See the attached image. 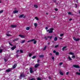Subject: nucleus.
Listing matches in <instances>:
<instances>
[{
	"label": "nucleus",
	"instance_id": "nucleus-17",
	"mask_svg": "<svg viewBox=\"0 0 80 80\" xmlns=\"http://www.w3.org/2000/svg\"><path fill=\"white\" fill-rule=\"evenodd\" d=\"M17 64H15L13 66V68H16V67H17Z\"/></svg>",
	"mask_w": 80,
	"mask_h": 80
},
{
	"label": "nucleus",
	"instance_id": "nucleus-16",
	"mask_svg": "<svg viewBox=\"0 0 80 80\" xmlns=\"http://www.w3.org/2000/svg\"><path fill=\"white\" fill-rule=\"evenodd\" d=\"M30 27H27L26 28V30H30Z\"/></svg>",
	"mask_w": 80,
	"mask_h": 80
},
{
	"label": "nucleus",
	"instance_id": "nucleus-63",
	"mask_svg": "<svg viewBox=\"0 0 80 80\" xmlns=\"http://www.w3.org/2000/svg\"><path fill=\"white\" fill-rule=\"evenodd\" d=\"M79 13H80V11L79 12Z\"/></svg>",
	"mask_w": 80,
	"mask_h": 80
},
{
	"label": "nucleus",
	"instance_id": "nucleus-23",
	"mask_svg": "<svg viewBox=\"0 0 80 80\" xmlns=\"http://www.w3.org/2000/svg\"><path fill=\"white\" fill-rule=\"evenodd\" d=\"M34 7H35V8H38V6L37 5H34Z\"/></svg>",
	"mask_w": 80,
	"mask_h": 80
},
{
	"label": "nucleus",
	"instance_id": "nucleus-48",
	"mask_svg": "<svg viewBox=\"0 0 80 80\" xmlns=\"http://www.w3.org/2000/svg\"><path fill=\"white\" fill-rule=\"evenodd\" d=\"M4 60L5 62H7V60L5 58H4Z\"/></svg>",
	"mask_w": 80,
	"mask_h": 80
},
{
	"label": "nucleus",
	"instance_id": "nucleus-28",
	"mask_svg": "<svg viewBox=\"0 0 80 80\" xmlns=\"http://www.w3.org/2000/svg\"><path fill=\"white\" fill-rule=\"evenodd\" d=\"M25 42V40H22V41L21 42V43H24Z\"/></svg>",
	"mask_w": 80,
	"mask_h": 80
},
{
	"label": "nucleus",
	"instance_id": "nucleus-51",
	"mask_svg": "<svg viewBox=\"0 0 80 80\" xmlns=\"http://www.w3.org/2000/svg\"><path fill=\"white\" fill-rule=\"evenodd\" d=\"M45 29H46V30H47L48 29V27H46Z\"/></svg>",
	"mask_w": 80,
	"mask_h": 80
},
{
	"label": "nucleus",
	"instance_id": "nucleus-25",
	"mask_svg": "<svg viewBox=\"0 0 80 80\" xmlns=\"http://www.w3.org/2000/svg\"><path fill=\"white\" fill-rule=\"evenodd\" d=\"M43 57H44V56L43 55H41L39 56V57H40V58H43Z\"/></svg>",
	"mask_w": 80,
	"mask_h": 80
},
{
	"label": "nucleus",
	"instance_id": "nucleus-41",
	"mask_svg": "<svg viewBox=\"0 0 80 80\" xmlns=\"http://www.w3.org/2000/svg\"><path fill=\"white\" fill-rule=\"evenodd\" d=\"M36 58V56H34L32 57V59H34V58Z\"/></svg>",
	"mask_w": 80,
	"mask_h": 80
},
{
	"label": "nucleus",
	"instance_id": "nucleus-14",
	"mask_svg": "<svg viewBox=\"0 0 80 80\" xmlns=\"http://www.w3.org/2000/svg\"><path fill=\"white\" fill-rule=\"evenodd\" d=\"M18 38H16V39H14L13 40V42H15V41H17V40H18Z\"/></svg>",
	"mask_w": 80,
	"mask_h": 80
},
{
	"label": "nucleus",
	"instance_id": "nucleus-38",
	"mask_svg": "<svg viewBox=\"0 0 80 80\" xmlns=\"http://www.w3.org/2000/svg\"><path fill=\"white\" fill-rule=\"evenodd\" d=\"M6 35H7V36H8V37H9V36H11V35H10V34H6Z\"/></svg>",
	"mask_w": 80,
	"mask_h": 80
},
{
	"label": "nucleus",
	"instance_id": "nucleus-56",
	"mask_svg": "<svg viewBox=\"0 0 80 80\" xmlns=\"http://www.w3.org/2000/svg\"><path fill=\"white\" fill-rule=\"evenodd\" d=\"M49 55H50L52 56V53H50Z\"/></svg>",
	"mask_w": 80,
	"mask_h": 80
},
{
	"label": "nucleus",
	"instance_id": "nucleus-42",
	"mask_svg": "<svg viewBox=\"0 0 80 80\" xmlns=\"http://www.w3.org/2000/svg\"><path fill=\"white\" fill-rule=\"evenodd\" d=\"M3 12V10L0 11V13H2Z\"/></svg>",
	"mask_w": 80,
	"mask_h": 80
},
{
	"label": "nucleus",
	"instance_id": "nucleus-20",
	"mask_svg": "<svg viewBox=\"0 0 80 80\" xmlns=\"http://www.w3.org/2000/svg\"><path fill=\"white\" fill-rule=\"evenodd\" d=\"M38 66H39V64H36V65H35L34 67H35V68H37L38 67Z\"/></svg>",
	"mask_w": 80,
	"mask_h": 80
},
{
	"label": "nucleus",
	"instance_id": "nucleus-31",
	"mask_svg": "<svg viewBox=\"0 0 80 80\" xmlns=\"http://www.w3.org/2000/svg\"><path fill=\"white\" fill-rule=\"evenodd\" d=\"M64 34H60V37H63Z\"/></svg>",
	"mask_w": 80,
	"mask_h": 80
},
{
	"label": "nucleus",
	"instance_id": "nucleus-1",
	"mask_svg": "<svg viewBox=\"0 0 80 80\" xmlns=\"http://www.w3.org/2000/svg\"><path fill=\"white\" fill-rule=\"evenodd\" d=\"M54 29L53 28H50L49 29H48L46 30V32H48L49 33H53V30Z\"/></svg>",
	"mask_w": 80,
	"mask_h": 80
},
{
	"label": "nucleus",
	"instance_id": "nucleus-21",
	"mask_svg": "<svg viewBox=\"0 0 80 80\" xmlns=\"http://www.w3.org/2000/svg\"><path fill=\"white\" fill-rule=\"evenodd\" d=\"M57 37H55L54 38V41H57Z\"/></svg>",
	"mask_w": 80,
	"mask_h": 80
},
{
	"label": "nucleus",
	"instance_id": "nucleus-3",
	"mask_svg": "<svg viewBox=\"0 0 80 80\" xmlns=\"http://www.w3.org/2000/svg\"><path fill=\"white\" fill-rule=\"evenodd\" d=\"M19 37H20L21 38H25V36L23 35H19Z\"/></svg>",
	"mask_w": 80,
	"mask_h": 80
},
{
	"label": "nucleus",
	"instance_id": "nucleus-58",
	"mask_svg": "<svg viewBox=\"0 0 80 80\" xmlns=\"http://www.w3.org/2000/svg\"><path fill=\"white\" fill-rule=\"evenodd\" d=\"M72 20V19H69V21H70Z\"/></svg>",
	"mask_w": 80,
	"mask_h": 80
},
{
	"label": "nucleus",
	"instance_id": "nucleus-19",
	"mask_svg": "<svg viewBox=\"0 0 80 80\" xmlns=\"http://www.w3.org/2000/svg\"><path fill=\"white\" fill-rule=\"evenodd\" d=\"M34 26H35V28H37V23H35L34 24Z\"/></svg>",
	"mask_w": 80,
	"mask_h": 80
},
{
	"label": "nucleus",
	"instance_id": "nucleus-44",
	"mask_svg": "<svg viewBox=\"0 0 80 80\" xmlns=\"http://www.w3.org/2000/svg\"><path fill=\"white\" fill-rule=\"evenodd\" d=\"M30 80H35V79L34 78H32V79H30Z\"/></svg>",
	"mask_w": 80,
	"mask_h": 80
},
{
	"label": "nucleus",
	"instance_id": "nucleus-33",
	"mask_svg": "<svg viewBox=\"0 0 80 80\" xmlns=\"http://www.w3.org/2000/svg\"><path fill=\"white\" fill-rule=\"evenodd\" d=\"M48 36L47 37H45V40H47V39H48Z\"/></svg>",
	"mask_w": 80,
	"mask_h": 80
},
{
	"label": "nucleus",
	"instance_id": "nucleus-30",
	"mask_svg": "<svg viewBox=\"0 0 80 80\" xmlns=\"http://www.w3.org/2000/svg\"><path fill=\"white\" fill-rule=\"evenodd\" d=\"M62 64H63V62H60L59 63V65H60V66H61V65H62Z\"/></svg>",
	"mask_w": 80,
	"mask_h": 80
},
{
	"label": "nucleus",
	"instance_id": "nucleus-37",
	"mask_svg": "<svg viewBox=\"0 0 80 80\" xmlns=\"http://www.w3.org/2000/svg\"><path fill=\"white\" fill-rule=\"evenodd\" d=\"M48 38H49V39H51L52 38V36L50 37L48 36Z\"/></svg>",
	"mask_w": 80,
	"mask_h": 80
},
{
	"label": "nucleus",
	"instance_id": "nucleus-5",
	"mask_svg": "<svg viewBox=\"0 0 80 80\" xmlns=\"http://www.w3.org/2000/svg\"><path fill=\"white\" fill-rule=\"evenodd\" d=\"M23 17V18H25V16H24V15L23 14H22L21 15H20L19 16V18H22Z\"/></svg>",
	"mask_w": 80,
	"mask_h": 80
},
{
	"label": "nucleus",
	"instance_id": "nucleus-59",
	"mask_svg": "<svg viewBox=\"0 0 80 80\" xmlns=\"http://www.w3.org/2000/svg\"><path fill=\"white\" fill-rule=\"evenodd\" d=\"M49 79H51V78H50V77H49Z\"/></svg>",
	"mask_w": 80,
	"mask_h": 80
},
{
	"label": "nucleus",
	"instance_id": "nucleus-2",
	"mask_svg": "<svg viewBox=\"0 0 80 80\" xmlns=\"http://www.w3.org/2000/svg\"><path fill=\"white\" fill-rule=\"evenodd\" d=\"M73 39L75 41H76V42H78V41H79V40H80V39L78 38H76L75 37H73Z\"/></svg>",
	"mask_w": 80,
	"mask_h": 80
},
{
	"label": "nucleus",
	"instance_id": "nucleus-11",
	"mask_svg": "<svg viewBox=\"0 0 80 80\" xmlns=\"http://www.w3.org/2000/svg\"><path fill=\"white\" fill-rule=\"evenodd\" d=\"M34 41V39H32L31 40L28 41L27 42L28 43V42H33Z\"/></svg>",
	"mask_w": 80,
	"mask_h": 80
},
{
	"label": "nucleus",
	"instance_id": "nucleus-60",
	"mask_svg": "<svg viewBox=\"0 0 80 80\" xmlns=\"http://www.w3.org/2000/svg\"><path fill=\"white\" fill-rule=\"evenodd\" d=\"M46 15H48V13H46Z\"/></svg>",
	"mask_w": 80,
	"mask_h": 80
},
{
	"label": "nucleus",
	"instance_id": "nucleus-6",
	"mask_svg": "<svg viewBox=\"0 0 80 80\" xmlns=\"http://www.w3.org/2000/svg\"><path fill=\"white\" fill-rule=\"evenodd\" d=\"M66 48H67V46H65L63 47L62 49V51H64V50H66L67 49Z\"/></svg>",
	"mask_w": 80,
	"mask_h": 80
},
{
	"label": "nucleus",
	"instance_id": "nucleus-39",
	"mask_svg": "<svg viewBox=\"0 0 80 80\" xmlns=\"http://www.w3.org/2000/svg\"><path fill=\"white\" fill-rule=\"evenodd\" d=\"M69 60H72V58L70 57H68V58Z\"/></svg>",
	"mask_w": 80,
	"mask_h": 80
},
{
	"label": "nucleus",
	"instance_id": "nucleus-35",
	"mask_svg": "<svg viewBox=\"0 0 80 80\" xmlns=\"http://www.w3.org/2000/svg\"><path fill=\"white\" fill-rule=\"evenodd\" d=\"M73 56L72 57V58H75V56L72 55Z\"/></svg>",
	"mask_w": 80,
	"mask_h": 80
},
{
	"label": "nucleus",
	"instance_id": "nucleus-18",
	"mask_svg": "<svg viewBox=\"0 0 80 80\" xmlns=\"http://www.w3.org/2000/svg\"><path fill=\"white\" fill-rule=\"evenodd\" d=\"M69 55H74V53L72 52H69Z\"/></svg>",
	"mask_w": 80,
	"mask_h": 80
},
{
	"label": "nucleus",
	"instance_id": "nucleus-50",
	"mask_svg": "<svg viewBox=\"0 0 80 80\" xmlns=\"http://www.w3.org/2000/svg\"><path fill=\"white\" fill-rule=\"evenodd\" d=\"M75 5L76 6V8H77V4H75Z\"/></svg>",
	"mask_w": 80,
	"mask_h": 80
},
{
	"label": "nucleus",
	"instance_id": "nucleus-27",
	"mask_svg": "<svg viewBox=\"0 0 80 80\" xmlns=\"http://www.w3.org/2000/svg\"><path fill=\"white\" fill-rule=\"evenodd\" d=\"M35 19H36V20H39V19H38V18H37V17H35Z\"/></svg>",
	"mask_w": 80,
	"mask_h": 80
},
{
	"label": "nucleus",
	"instance_id": "nucleus-10",
	"mask_svg": "<svg viewBox=\"0 0 80 80\" xmlns=\"http://www.w3.org/2000/svg\"><path fill=\"white\" fill-rule=\"evenodd\" d=\"M11 27L12 28H16L17 27V25H11Z\"/></svg>",
	"mask_w": 80,
	"mask_h": 80
},
{
	"label": "nucleus",
	"instance_id": "nucleus-53",
	"mask_svg": "<svg viewBox=\"0 0 80 80\" xmlns=\"http://www.w3.org/2000/svg\"><path fill=\"white\" fill-rule=\"evenodd\" d=\"M52 60H54V57H52Z\"/></svg>",
	"mask_w": 80,
	"mask_h": 80
},
{
	"label": "nucleus",
	"instance_id": "nucleus-26",
	"mask_svg": "<svg viewBox=\"0 0 80 80\" xmlns=\"http://www.w3.org/2000/svg\"><path fill=\"white\" fill-rule=\"evenodd\" d=\"M32 53H29V57H31V56H32Z\"/></svg>",
	"mask_w": 80,
	"mask_h": 80
},
{
	"label": "nucleus",
	"instance_id": "nucleus-8",
	"mask_svg": "<svg viewBox=\"0 0 80 80\" xmlns=\"http://www.w3.org/2000/svg\"><path fill=\"white\" fill-rule=\"evenodd\" d=\"M30 73H33V70H32V68H30Z\"/></svg>",
	"mask_w": 80,
	"mask_h": 80
},
{
	"label": "nucleus",
	"instance_id": "nucleus-64",
	"mask_svg": "<svg viewBox=\"0 0 80 80\" xmlns=\"http://www.w3.org/2000/svg\"><path fill=\"white\" fill-rule=\"evenodd\" d=\"M79 72H80V70H79Z\"/></svg>",
	"mask_w": 80,
	"mask_h": 80
},
{
	"label": "nucleus",
	"instance_id": "nucleus-45",
	"mask_svg": "<svg viewBox=\"0 0 80 80\" xmlns=\"http://www.w3.org/2000/svg\"><path fill=\"white\" fill-rule=\"evenodd\" d=\"M58 47V45H57L56 46H55V48H57V47Z\"/></svg>",
	"mask_w": 80,
	"mask_h": 80
},
{
	"label": "nucleus",
	"instance_id": "nucleus-62",
	"mask_svg": "<svg viewBox=\"0 0 80 80\" xmlns=\"http://www.w3.org/2000/svg\"><path fill=\"white\" fill-rule=\"evenodd\" d=\"M50 44V43H48V45H49V44Z\"/></svg>",
	"mask_w": 80,
	"mask_h": 80
},
{
	"label": "nucleus",
	"instance_id": "nucleus-29",
	"mask_svg": "<svg viewBox=\"0 0 80 80\" xmlns=\"http://www.w3.org/2000/svg\"><path fill=\"white\" fill-rule=\"evenodd\" d=\"M17 53H20L19 50H17Z\"/></svg>",
	"mask_w": 80,
	"mask_h": 80
},
{
	"label": "nucleus",
	"instance_id": "nucleus-43",
	"mask_svg": "<svg viewBox=\"0 0 80 80\" xmlns=\"http://www.w3.org/2000/svg\"><path fill=\"white\" fill-rule=\"evenodd\" d=\"M37 80H41V78H37Z\"/></svg>",
	"mask_w": 80,
	"mask_h": 80
},
{
	"label": "nucleus",
	"instance_id": "nucleus-52",
	"mask_svg": "<svg viewBox=\"0 0 80 80\" xmlns=\"http://www.w3.org/2000/svg\"><path fill=\"white\" fill-rule=\"evenodd\" d=\"M55 11H57V10H58V9H57V8H55Z\"/></svg>",
	"mask_w": 80,
	"mask_h": 80
},
{
	"label": "nucleus",
	"instance_id": "nucleus-22",
	"mask_svg": "<svg viewBox=\"0 0 80 80\" xmlns=\"http://www.w3.org/2000/svg\"><path fill=\"white\" fill-rule=\"evenodd\" d=\"M33 42H34L33 43L34 44H36V43H37V41H36L34 39V40Z\"/></svg>",
	"mask_w": 80,
	"mask_h": 80
},
{
	"label": "nucleus",
	"instance_id": "nucleus-36",
	"mask_svg": "<svg viewBox=\"0 0 80 80\" xmlns=\"http://www.w3.org/2000/svg\"><path fill=\"white\" fill-rule=\"evenodd\" d=\"M59 54V53H58V52H56V55H58Z\"/></svg>",
	"mask_w": 80,
	"mask_h": 80
},
{
	"label": "nucleus",
	"instance_id": "nucleus-24",
	"mask_svg": "<svg viewBox=\"0 0 80 80\" xmlns=\"http://www.w3.org/2000/svg\"><path fill=\"white\" fill-rule=\"evenodd\" d=\"M46 48H47V46H45L43 49V50H46Z\"/></svg>",
	"mask_w": 80,
	"mask_h": 80
},
{
	"label": "nucleus",
	"instance_id": "nucleus-12",
	"mask_svg": "<svg viewBox=\"0 0 80 80\" xmlns=\"http://www.w3.org/2000/svg\"><path fill=\"white\" fill-rule=\"evenodd\" d=\"M18 12V10H15L13 12V13H17Z\"/></svg>",
	"mask_w": 80,
	"mask_h": 80
},
{
	"label": "nucleus",
	"instance_id": "nucleus-57",
	"mask_svg": "<svg viewBox=\"0 0 80 80\" xmlns=\"http://www.w3.org/2000/svg\"><path fill=\"white\" fill-rule=\"evenodd\" d=\"M59 39H60V40H62V38H59Z\"/></svg>",
	"mask_w": 80,
	"mask_h": 80
},
{
	"label": "nucleus",
	"instance_id": "nucleus-7",
	"mask_svg": "<svg viewBox=\"0 0 80 80\" xmlns=\"http://www.w3.org/2000/svg\"><path fill=\"white\" fill-rule=\"evenodd\" d=\"M20 77H25V75H24V74L23 73H21L20 74Z\"/></svg>",
	"mask_w": 80,
	"mask_h": 80
},
{
	"label": "nucleus",
	"instance_id": "nucleus-9",
	"mask_svg": "<svg viewBox=\"0 0 80 80\" xmlns=\"http://www.w3.org/2000/svg\"><path fill=\"white\" fill-rule=\"evenodd\" d=\"M59 74L61 75H63V73L61 71V70L59 71Z\"/></svg>",
	"mask_w": 80,
	"mask_h": 80
},
{
	"label": "nucleus",
	"instance_id": "nucleus-4",
	"mask_svg": "<svg viewBox=\"0 0 80 80\" xmlns=\"http://www.w3.org/2000/svg\"><path fill=\"white\" fill-rule=\"evenodd\" d=\"M73 67H75V68H80V67L78 66V65H75L73 66Z\"/></svg>",
	"mask_w": 80,
	"mask_h": 80
},
{
	"label": "nucleus",
	"instance_id": "nucleus-46",
	"mask_svg": "<svg viewBox=\"0 0 80 80\" xmlns=\"http://www.w3.org/2000/svg\"><path fill=\"white\" fill-rule=\"evenodd\" d=\"M68 14L69 15H71L72 14V13L70 12H68Z\"/></svg>",
	"mask_w": 80,
	"mask_h": 80
},
{
	"label": "nucleus",
	"instance_id": "nucleus-47",
	"mask_svg": "<svg viewBox=\"0 0 80 80\" xmlns=\"http://www.w3.org/2000/svg\"><path fill=\"white\" fill-rule=\"evenodd\" d=\"M69 73V72H67L66 73V75H68V74Z\"/></svg>",
	"mask_w": 80,
	"mask_h": 80
},
{
	"label": "nucleus",
	"instance_id": "nucleus-49",
	"mask_svg": "<svg viewBox=\"0 0 80 80\" xmlns=\"http://www.w3.org/2000/svg\"><path fill=\"white\" fill-rule=\"evenodd\" d=\"M53 53H56V51H55V50L53 51Z\"/></svg>",
	"mask_w": 80,
	"mask_h": 80
},
{
	"label": "nucleus",
	"instance_id": "nucleus-61",
	"mask_svg": "<svg viewBox=\"0 0 80 80\" xmlns=\"http://www.w3.org/2000/svg\"><path fill=\"white\" fill-rule=\"evenodd\" d=\"M75 2L76 3H77V1H76L75 0Z\"/></svg>",
	"mask_w": 80,
	"mask_h": 80
},
{
	"label": "nucleus",
	"instance_id": "nucleus-32",
	"mask_svg": "<svg viewBox=\"0 0 80 80\" xmlns=\"http://www.w3.org/2000/svg\"><path fill=\"white\" fill-rule=\"evenodd\" d=\"M76 74H77V75H80V72H76Z\"/></svg>",
	"mask_w": 80,
	"mask_h": 80
},
{
	"label": "nucleus",
	"instance_id": "nucleus-55",
	"mask_svg": "<svg viewBox=\"0 0 80 80\" xmlns=\"http://www.w3.org/2000/svg\"><path fill=\"white\" fill-rule=\"evenodd\" d=\"M39 62H40V60H38L37 61V62H38V63Z\"/></svg>",
	"mask_w": 80,
	"mask_h": 80
},
{
	"label": "nucleus",
	"instance_id": "nucleus-34",
	"mask_svg": "<svg viewBox=\"0 0 80 80\" xmlns=\"http://www.w3.org/2000/svg\"><path fill=\"white\" fill-rule=\"evenodd\" d=\"M19 52L20 53H23V51L22 50H20L19 51Z\"/></svg>",
	"mask_w": 80,
	"mask_h": 80
},
{
	"label": "nucleus",
	"instance_id": "nucleus-54",
	"mask_svg": "<svg viewBox=\"0 0 80 80\" xmlns=\"http://www.w3.org/2000/svg\"><path fill=\"white\" fill-rule=\"evenodd\" d=\"M9 45H11V46H12V44H11V43H9Z\"/></svg>",
	"mask_w": 80,
	"mask_h": 80
},
{
	"label": "nucleus",
	"instance_id": "nucleus-40",
	"mask_svg": "<svg viewBox=\"0 0 80 80\" xmlns=\"http://www.w3.org/2000/svg\"><path fill=\"white\" fill-rule=\"evenodd\" d=\"M3 50L2 49L0 48V53H2Z\"/></svg>",
	"mask_w": 80,
	"mask_h": 80
},
{
	"label": "nucleus",
	"instance_id": "nucleus-13",
	"mask_svg": "<svg viewBox=\"0 0 80 80\" xmlns=\"http://www.w3.org/2000/svg\"><path fill=\"white\" fill-rule=\"evenodd\" d=\"M16 48V46H14L13 47H12L11 48V50H13L15 49Z\"/></svg>",
	"mask_w": 80,
	"mask_h": 80
},
{
	"label": "nucleus",
	"instance_id": "nucleus-15",
	"mask_svg": "<svg viewBox=\"0 0 80 80\" xmlns=\"http://www.w3.org/2000/svg\"><path fill=\"white\" fill-rule=\"evenodd\" d=\"M10 71H11V69H7L6 70V72H10Z\"/></svg>",
	"mask_w": 80,
	"mask_h": 80
}]
</instances>
